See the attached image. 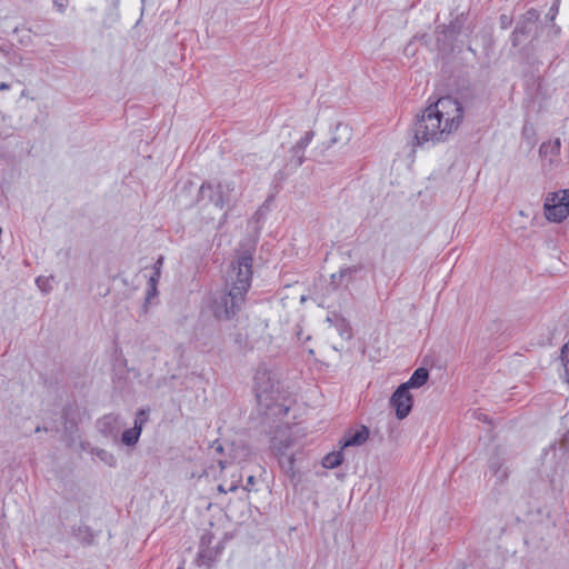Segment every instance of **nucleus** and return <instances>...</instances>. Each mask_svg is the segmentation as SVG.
I'll list each match as a JSON object with an SVG mask.
<instances>
[{
	"label": "nucleus",
	"instance_id": "7",
	"mask_svg": "<svg viewBox=\"0 0 569 569\" xmlns=\"http://www.w3.org/2000/svg\"><path fill=\"white\" fill-rule=\"evenodd\" d=\"M369 429L366 426H361L355 430H348L342 439L340 446L342 450L349 447H360L369 439Z\"/></svg>",
	"mask_w": 569,
	"mask_h": 569
},
{
	"label": "nucleus",
	"instance_id": "10",
	"mask_svg": "<svg viewBox=\"0 0 569 569\" xmlns=\"http://www.w3.org/2000/svg\"><path fill=\"white\" fill-rule=\"evenodd\" d=\"M122 426L120 417L113 413L106 415L98 421L99 430L109 436H117Z\"/></svg>",
	"mask_w": 569,
	"mask_h": 569
},
{
	"label": "nucleus",
	"instance_id": "20",
	"mask_svg": "<svg viewBox=\"0 0 569 569\" xmlns=\"http://www.w3.org/2000/svg\"><path fill=\"white\" fill-rule=\"evenodd\" d=\"M242 480V475L237 472V473H233L232 477H231V481L228 483V489L229 491H236L240 485Z\"/></svg>",
	"mask_w": 569,
	"mask_h": 569
},
{
	"label": "nucleus",
	"instance_id": "16",
	"mask_svg": "<svg viewBox=\"0 0 569 569\" xmlns=\"http://www.w3.org/2000/svg\"><path fill=\"white\" fill-rule=\"evenodd\" d=\"M560 146L561 144L559 139L543 142L539 148V152L542 157H547L548 154H558L560 151Z\"/></svg>",
	"mask_w": 569,
	"mask_h": 569
},
{
	"label": "nucleus",
	"instance_id": "24",
	"mask_svg": "<svg viewBox=\"0 0 569 569\" xmlns=\"http://www.w3.org/2000/svg\"><path fill=\"white\" fill-rule=\"evenodd\" d=\"M563 447L569 451V431L563 438Z\"/></svg>",
	"mask_w": 569,
	"mask_h": 569
},
{
	"label": "nucleus",
	"instance_id": "9",
	"mask_svg": "<svg viewBox=\"0 0 569 569\" xmlns=\"http://www.w3.org/2000/svg\"><path fill=\"white\" fill-rule=\"evenodd\" d=\"M358 271V268L352 267H345L340 268V270L337 273L331 274V281L330 284L333 289L339 288H347L350 282L353 281L355 273Z\"/></svg>",
	"mask_w": 569,
	"mask_h": 569
},
{
	"label": "nucleus",
	"instance_id": "19",
	"mask_svg": "<svg viewBox=\"0 0 569 569\" xmlns=\"http://www.w3.org/2000/svg\"><path fill=\"white\" fill-rule=\"evenodd\" d=\"M312 139H313V132L312 131H307L305 133V136L297 143V149L299 151L303 152V150L310 144Z\"/></svg>",
	"mask_w": 569,
	"mask_h": 569
},
{
	"label": "nucleus",
	"instance_id": "26",
	"mask_svg": "<svg viewBox=\"0 0 569 569\" xmlns=\"http://www.w3.org/2000/svg\"><path fill=\"white\" fill-rule=\"evenodd\" d=\"M288 462H289V466H290V467L293 465V458H292V456H290V457L288 458Z\"/></svg>",
	"mask_w": 569,
	"mask_h": 569
},
{
	"label": "nucleus",
	"instance_id": "3",
	"mask_svg": "<svg viewBox=\"0 0 569 569\" xmlns=\"http://www.w3.org/2000/svg\"><path fill=\"white\" fill-rule=\"evenodd\" d=\"M201 194L208 197L214 207L223 210L236 200L237 192L233 182H207L201 186Z\"/></svg>",
	"mask_w": 569,
	"mask_h": 569
},
{
	"label": "nucleus",
	"instance_id": "5",
	"mask_svg": "<svg viewBox=\"0 0 569 569\" xmlns=\"http://www.w3.org/2000/svg\"><path fill=\"white\" fill-rule=\"evenodd\" d=\"M254 385L257 392V400L260 405L266 406V408H270L268 402L269 399H273L271 393L273 392V380L271 377V372L267 369L258 370L254 375Z\"/></svg>",
	"mask_w": 569,
	"mask_h": 569
},
{
	"label": "nucleus",
	"instance_id": "14",
	"mask_svg": "<svg viewBox=\"0 0 569 569\" xmlns=\"http://www.w3.org/2000/svg\"><path fill=\"white\" fill-rule=\"evenodd\" d=\"M428 370L425 368H418L411 375L410 379L401 383V386H406L408 390H410L411 388H420L428 381Z\"/></svg>",
	"mask_w": 569,
	"mask_h": 569
},
{
	"label": "nucleus",
	"instance_id": "18",
	"mask_svg": "<svg viewBox=\"0 0 569 569\" xmlns=\"http://www.w3.org/2000/svg\"><path fill=\"white\" fill-rule=\"evenodd\" d=\"M96 455L106 465H108L110 467L116 466L117 459L111 452H108V451L101 449V450H98Z\"/></svg>",
	"mask_w": 569,
	"mask_h": 569
},
{
	"label": "nucleus",
	"instance_id": "2",
	"mask_svg": "<svg viewBox=\"0 0 569 569\" xmlns=\"http://www.w3.org/2000/svg\"><path fill=\"white\" fill-rule=\"evenodd\" d=\"M232 273L236 274V279H232L229 292H211L203 302V312H211L218 320L231 319L240 310L251 284L252 258L250 256L240 257L232 264Z\"/></svg>",
	"mask_w": 569,
	"mask_h": 569
},
{
	"label": "nucleus",
	"instance_id": "8",
	"mask_svg": "<svg viewBox=\"0 0 569 569\" xmlns=\"http://www.w3.org/2000/svg\"><path fill=\"white\" fill-rule=\"evenodd\" d=\"M292 445L291 439L288 435L287 428H279L276 431V435L271 439V448L274 453L279 457L286 456L287 450Z\"/></svg>",
	"mask_w": 569,
	"mask_h": 569
},
{
	"label": "nucleus",
	"instance_id": "22",
	"mask_svg": "<svg viewBox=\"0 0 569 569\" xmlns=\"http://www.w3.org/2000/svg\"><path fill=\"white\" fill-rule=\"evenodd\" d=\"M254 482H256V478H254V476H249V477L247 478V483H246V486L243 487V488H244V490L250 491V490H251V487L254 485Z\"/></svg>",
	"mask_w": 569,
	"mask_h": 569
},
{
	"label": "nucleus",
	"instance_id": "23",
	"mask_svg": "<svg viewBox=\"0 0 569 569\" xmlns=\"http://www.w3.org/2000/svg\"><path fill=\"white\" fill-rule=\"evenodd\" d=\"M228 486H229V485H228V482H227V481H223L222 483H220V485L218 486V490H219L220 492H223V493L230 492V491H229V489H228Z\"/></svg>",
	"mask_w": 569,
	"mask_h": 569
},
{
	"label": "nucleus",
	"instance_id": "25",
	"mask_svg": "<svg viewBox=\"0 0 569 569\" xmlns=\"http://www.w3.org/2000/svg\"><path fill=\"white\" fill-rule=\"evenodd\" d=\"M9 89H10V86L7 82H1L0 83V91L9 90Z\"/></svg>",
	"mask_w": 569,
	"mask_h": 569
},
{
	"label": "nucleus",
	"instance_id": "1",
	"mask_svg": "<svg viewBox=\"0 0 569 569\" xmlns=\"http://www.w3.org/2000/svg\"><path fill=\"white\" fill-rule=\"evenodd\" d=\"M463 107L452 97H442L430 103L415 124V146L433 147L446 142L461 126Z\"/></svg>",
	"mask_w": 569,
	"mask_h": 569
},
{
	"label": "nucleus",
	"instance_id": "6",
	"mask_svg": "<svg viewBox=\"0 0 569 569\" xmlns=\"http://www.w3.org/2000/svg\"><path fill=\"white\" fill-rule=\"evenodd\" d=\"M413 400L406 386H399L390 398V406L395 409L399 420L407 418L412 409Z\"/></svg>",
	"mask_w": 569,
	"mask_h": 569
},
{
	"label": "nucleus",
	"instance_id": "15",
	"mask_svg": "<svg viewBox=\"0 0 569 569\" xmlns=\"http://www.w3.org/2000/svg\"><path fill=\"white\" fill-rule=\"evenodd\" d=\"M343 461V450L340 448L339 451L329 452L322 459V466L326 469H333L340 466Z\"/></svg>",
	"mask_w": 569,
	"mask_h": 569
},
{
	"label": "nucleus",
	"instance_id": "21",
	"mask_svg": "<svg viewBox=\"0 0 569 569\" xmlns=\"http://www.w3.org/2000/svg\"><path fill=\"white\" fill-rule=\"evenodd\" d=\"M53 4L60 12H63L68 6V0H53Z\"/></svg>",
	"mask_w": 569,
	"mask_h": 569
},
{
	"label": "nucleus",
	"instance_id": "13",
	"mask_svg": "<svg viewBox=\"0 0 569 569\" xmlns=\"http://www.w3.org/2000/svg\"><path fill=\"white\" fill-rule=\"evenodd\" d=\"M163 266V257L160 256L153 263L152 270L149 274L147 299L150 300L157 295V286L161 276V269Z\"/></svg>",
	"mask_w": 569,
	"mask_h": 569
},
{
	"label": "nucleus",
	"instance_id": "4",
	"mask_svg": "<svg viewBox=\"0 0 569 569\" xmlns=\"http://www.w3.org/2000/svg\"><path fill=\"white\" fill-rule=\"evenodd\" d=\"M545 216L549 221L561 222L569 216V190L550 193L545 200Z\"/></svg>",
	"mask_w": 569,
	"mask_h": 569
},
{
	"label": "nucleus",
	"instance_id": "27",
	"mask_svg": "<svg viewBox=\"0 0 569 569\" xmlns=\"http://www.w3.org/2000/svg\"><path fill=\"white\" fill-rule=\"evenodd\" d=\"M219 465H220L221 469H224V462L223 461H219Z\"/></svg>",
	"mask_w": 569,
	"mask_h": 569
},
{
	"label": "nucleus",
	"instance_id": "11",
	"mask_svg": "<svg viewBox=\"0 0 569 569\" xmlns=\"http://www.w3.org/2000/svg\"><path fill=\"white\" fill-rule=\"evenodd\" d=\"M327 321L335 327L342 339L349 340L352 337L350 323L338 313L331 312L327 316Z\"/></svg>",
	"mask_w": 569,
	"mask_h": 569
},
{
	"label": "nucleus",
	"instance_id": "17",
	"mask_svg": "<svg viewBox=\"0 0 569 569\" xmlns=\"http://www.w3.org/2000/svg\"><path fill=\"white\" fill-rule=\"evenodd\" d=\"M53 277L40 276L36 279L37 287L43 292L48 293L52 290Z\"/></svg>",
	"mask_w": 569,
	"mask_h": 569
},
{
	"label": "nucleus",
	"instance_id": "12",
	"mask_svg": "<svg viewBox=\"0 0 569 569\" xmlns=\"http://www.w3.org/2000/svg\"><path fill=\"white\" fill-rule=\"evenodd\" d=\"M143 421H144V411L141 410L137 416V419L134 421V427L124 430L122 433L121 440L124 445L133 446L138 442L139 437L141 435V426H142Z\"/></svg>",
	"mask_w": 569,
	"mask_h": 569
}]
</instances>
